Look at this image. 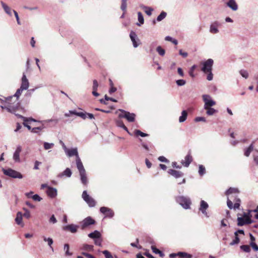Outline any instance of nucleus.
I'll use <instances>...</instances> for the list:
<instances>
[{
	"label": "nucleus",
	"instance_id": "nucleus-38",
	"mask_svg": "<svg viewBox=\"0 0 258 258\" xmlns=\"http://www.w3.org/2000/svg\"><path fill=\"white\" fill-rule=\"evenodd\" d=\"M43 128H44V125L42 124L40 126L32 128L31 129V132L40 135L39 131L42 130Z\"/></svg>",
	"mask_w": 258,
	"mask_h": 258
},
{
	"label": "nucleus",
	"instance_id": "nucleus-37",
	"mask_svg": "<svg viewBox=\"0 0 258 258\" xmlns=\"http://www.w3.org/2000/svg\"><path fill=\"white\" fill-rule=\"evenodd\" d=\"M239 192V190L236 188L230 187L228 190H226L225 194L228 196L232 194H237Z\"/></svg>",
	"mask_w": 258,
	"mask_h": 258
},
{
	"label": "nucleus",
	"instance_id": "nucleus-11",
	"mask_svg": "<svg viewBox=\"0 0 258 258\" xmlns=\"http://www.w3.org/2000/svg\"><path fill=\"white\" fill-rule=\"evenodd\" d=\"M95 221L91 217H88L82 222V229H84L89 225L95 224Z\"/></svg>",
	"mask_w": 258,
	"mask_h": 258
},
{
	"label": "nucleus",
	"instance_id": "nucleus-63",
	"mask_svg": "<svg viewBox=\"0 0 258 258\" xmlns=\"http://www.w3.org/2000/svg\"><path fill=\"white\" fill-rule=\"evenodd\" d=\"M227 205L228 207L230 209H232V208H233V203H232V202L231 200H230L228 198L227 199Z\"/></svg>",
	"mask_w": 258,
	"mask_h": 258
},
{
	"label": "nucleus",
	"instance_id": "nucleus-52",
	"mask_svg": "<svg viewBox=\"0 0 258 258\" xmlns=\"http://www.w3.org/2000/svg\"><path fill=\"white\" fill-rule=\"evenodd\" d=\"M176 83L178 86H184L186 84V81L184 80L180 79L176 81Z\"/></svg>",
	"mask_w": 258,
	"mask_h": 258
},
{
	"label": "nucleus",
	"instance_id": "nucleus-26",
	"mask_svg": "<svg viewBox=\"0 0 258 258\" xmlns=\"http://www.w3.org/2000/svg\"><path fill=\"white\" fill-rule=\"evenodd\" d=\"M77 167L79 171V173H83V172H85L86 170L84 167L83 163L81 160L80 158H78V159H76Z\"/></svg>",
	"mask_w": 258,
	"mask_h": 258
},
{
	"label": "nucleus",
	"instance_id": "nucleus-30",
	"mask_svg": "<svg viewBox=\"0 0 258 258\" xmlns=\"http://www.w3.org/2000/svg\"><path fill=\"white\" fill-rule=\"evenodd\" d=\"M254 142L253 141L249 146L246 148L244 151V155L246 157H248L253 149V144Z\"/></svg>",
	"mask_w": 258,
	"mask_h": 258
},
{
	"label": "nucleus",
	"instance_id": "nucleus-18",
	"mask_svg": "<svg viewBox=\"0 0 258 258\" xmlns=\"http://www.w3.org/2000/svg\"><path fill=\"white\" fill-rule=\"evenodd\" d=\"M168 173L173 176L175 178H178L179 177H181L183 176L184 174L183 172L180 171H177L174 169H169L168 170Z\"/></svg>",
	"mask_w": 258,
	"mask_h": 258
},
{
	"label": "nucleus",
	"instance_id": "nucleus-10",
	"mask_svg": "<svg viewBox=\"0 0 258 258\" xmlns=\"http://www.w3.org/2000/svg\"><path fill=\"white\" fill-rule=\"evenodd\" d=\"M178 256L179 258H191L192 255L185 252H178L177 253H172L169 255L170 258H175Z\"/></svg>",
	"mask_w": 258,
	"mask_h": 258
},
{
	"label": "nucleus",
	"instance_id": "nucleus-28",
	"mask_svg": "<svg viewBox=\"0 0 258 258\" xmlns=\"http://www.w3.org/2000/svg\"><path fill=\"white\" fill-rule=\"evenodd\" d=\"M88 236L93 239L101 238V234L98 230H95L94 232L88 234Z\"/></svg>",
	"mask_w": 258,
	"mask_h": 258
},
{
	"label": "nucleus",
	"instance_id": "nucleus-12",
	"mask_svg": "<svg viewBox=\"0 0 258 258\" xmlns=\"http://www.w3.org/2000/svg\"><path fill=\"white\" fill-rule=\"evenodd\" d=\"M71 115H76L78 116L81 117L83 119H86V114L84 113V112H77L76 110H69L68 112H66L64 113V116L66 117H69Z\"/></svg>",
	"mask_w": 258,
	"mask_h": 258
},
{
	"label": "nucleus",
	"instance_id": "nucleus-51",
	"mask_svg": "<svg viewBox=\"0 0 258 258\" xmlns=\"http://www.w3.org/2000/svg\"><path fill=\"white\" fill-rule=\"evenodd\" d=\"M165 40L166 41H171L173 44H174L175 45L177 44V43H178V41L177 40L173 39L171 37H170L169 36H167L165 37Z\"/></svg>",
	"mask_w": 258,
	"mask_h": 258
},
{
	"label": "nucleus",
	"instance_id": "nucleus-60",
	"mask_svg": "<svg viewBox=\"0 0 258 258\" xmlns=\"http://www.w3.org/2000/svg\"><path fill=\"white\" fill-rule=\"evenodd\" d=\"M207 74H208L207 79L208 81H211L213 80V75L212 74V71L207 72Z\"/></svg>",
	"mask_w": 258,
	"mask_h": 258
},
{
	"label": "nucleus",
	"instance_id": "nucleus-31",
	"mask_svg": "<svg viewBox=\"0 0 258 258\" xmlns=\"http://www.w3.org/2000/svg\"><path fill=\"white\" fill-rule=\"evenodd\" d=\"M141 8L145 10V12L148 16H151L152 15V13L153 11V9L151 7H149L147 6H145L144 5H142L140 6Z\"/></svg>",
	"mask_w": 258,
	"mask_h": 258
},
{
	"label": "nucleus",
	"instance_id": "nucleus-29",
	"mask_svg": "<svg viewBox=\"0 0 258 258\" xmlns=\"http://www.w3.org/2000/svg\"><path fill=\"white\" fill-rule=\"evenodd\" d=\"M116 124L117 126L122 128L125 130L130 135L132 136V134L129 132L127 128L124 124L123 121L121 120H117L116 121Z\"/></svg>",
	"mask_w": 258,
	"mask_h": 258
},
{
	"label": "nucleus",
	"instance_id": "nucleus-27",
	"mask_svg": "<svg viewBox=\"0 0 258 258\" xmlns=\"http://www.w3.org/2000/svg\"><path fill=\"white\" fill-rule=\"evenodd\" d=\"M1 3L2 4V6L3 8L4 9L5 13H7L10 16H12V11L11 8H10L8 5H7L3 1H1Z\"/></svg>",
	"mask_w": 258,
	"mask_h": 258
},
{
	"label": "nucleus",
	"instance_id": "nucleus-20",
	"mask_svg": "<svg viewBox=\"0 0 258 258\" xmlns=\"http://www.w3.org/2000/svg\"><path fill=\"white\" fill-rule=\"evenodd\" d=\"M66 153L69 157H72L73 156H75L76 157V159H78V158H80L78 155L77 148H73L71 149H68L66 152Z\"/></svg>",
	"mask_w": 258,
	"mask_h": 258
},
{
	"label": "nucleus",
	"instance_id": "nucleus-55",
	"mask_svg": "<svg viewBox=\"0 0 258 258\" xmlns=\"http://www.w3.org/2000/svg\"><path fill=\"white\" fill-rule=\"evenodd\" d=\"M102 253L104 254L106 258H113L111 253L108 250H104Z\"/></svg>",
	"mask_w": 258,
	"mask_h": 258
},
{
	"label": "nucleus",
	"instance_id": "nucleus-32",
	"mask_svg": "<svg viewBox=\"0 0 258 258\" xmlns=\"http://www.w3.org/2000/svg\"><path fill=\"white\" fill-rule=\"evenodd\" d=\"M80 175L81 177V180L82 183L83 184L86 185L88 183V180L86 176V171L83 172V173H80Z\"/></svg>",
	"mask_w": 258,
	"mask_h": 258
},
{
	"label": "nucleus",
	"instance_id": "nucleus-44",
	"mask_svg": "<svg viewBox=\"0 0 258 258\" xmlns=\"http://www.w3.org/2000/svg\"><path fill=\"white\" fill-rule=\"evenodd\" d=\"M199 173L200 176H203L206 173L205 167L203 165L199 166Z\"/></svg>",
	"mask_w": 258,
	"mask_h": 258
},
{
	"label": "nucleus",
	"instance_id": "nucleus-14",
	"mask_svg": "<svg viewBox=\"0 0 258 258\" xmlns=\"http://www.w3.org/2000/svg\"><path fill=\"white\" fill-rule=\"evenodd\" d=\"M208 203L204 200H201L199 210L207 217H209L206 210L208 208Z\"/></svg>",
	"mask_w": 258,
	"mask_h": 258
},
{
	"label": "nucleus",
	"instance_id": "nucleus-25",
	"mask_svg": "<svg viewBox=\"0 0 258 258\" xmlns=\"http://www.w3.org/2000/svg\"><path fill=\"white\" fill-rule=\"evenodd\" d=\"M72 172L71 170L69 168H67L62 172L59 173L57 177L62 178L63 176L67 177H70L72 176Z\"/></svg>",
	"mask_w": 258,
	"mask_h": 258
},
{
	"label": "nucleus",
	"instance_id": "nucleus-62",
	"mask_svg": "<svg viewBox=\"0 0 258 258\" xmlns=\"http://www.w3.org/2000/svg\"><path fill=\"white\" fill-rule=\"evenodd\" d=\"M49 221L50 223H52L53 224H55V223H56L57 222V220L55 218V217L54 215H52L50 217Z\"/></svg>",
	"mask_w": 258,
	"mask_h": 258
},
{
	"label": "nucleus",
	"instance_id": "nucleus-34",
	"mask_svg": "<svg viewBox=\"0 0 258 258\" xmlns=\"http://www.w3.org/2000/svg\"><path fill=\"white\" fill-rule=\"evenodd\" d=\"M187 116V112L186 110H183L181 112V115L179 118V122H183L186 120Z\"/></svg>",
	"mask_w": 258,
	"mask_h": 258
},
{
	"label": "nucleus",
	"instance_id": "nucleus-24",
	"mask_svg": "<svg viewBox=\"0 0 258 258\" xmlns=\"http://www.w3.org/2000/svg\"><path fill=\"white\" fill-rule=\"evenodd\" d=\"M226 5L233 11H235L238 9V5L236 3L235 0L228 1Z\"/></svg>",
	"mask_w": 258,
	"mask_h": 258
},
{
	"label": "nucleus",
	"instance_id": "nucleus-57",
	"mask_svg": "<svg viewBox=\"0 0 258 258\" xmlns=\"http://www.w3.org/2000/svg\"><path fill=\"white\" fill-rule=\"evenodd\" d=\"M94 243L96 245L101 246H102V239H101V238H99L94 239Z\"/></svg>",
	"mask_w": 258,
	"mask_h": 258
},
{
	"label": "nucleus",
	"instance_id": "nucleus-36",
	"mask_svg": "<svg viewBox=\"0 0 258 258\" xmlns=\"http://www.w3.org/2000/svg\"><path fill=\"white\" fill-rule=\"evenodd\" d=\"M205 109L207 110L206 114L208 115H213L215 113L218 112V110L215 109L213 108L212 107H207V108H204Z\"/></svg>",
	"mask_w": 258,
	"mask_h": 258
},
{
	"label": "nucleus",
	"instance_id": "nucleus-50",
	"mask_svg": "<svg viewBox=\"0 0 258 258\" xmlns=\"http://www.w3.org/2000/svg\"><path fill=\"white\" fill-rule=\"evenodd\" d=\"M240 74L242 76V77L245 79H247L248 77V73L246 70H241L239 72Z\"/></svg>",
	"mask_w": 258,
	"mask_h": 258
},
{
	"label": "nucleus",
	"instance_id": "nucleus-2",
	"mask_svg": "<svg viewBox=\"0 0 258 258\" xmlns=\"http://www.w3.org/2000/svg\"><path fill=\"white\" fill-rule=\"evenodd\" d=\"M7 105L3 106L1 105V107L3 109H6L8 112L11 113L16 114V112L19 109V103H11V101H8L6 99Z\"/></svg>",
	"mask_w": 258,
	"mask_h": 258
},
{
	"label": "nucleus",
	"instance_id": "nucleus-61",
	"mask_svg": "<svg viewBox=\"0 0 258 258\" xmlns=\"http://www.w3.org/2000/svg\"><path fill=\"white\" fill-rule=\"evenodd\" d=\"M195 120L196 122H199V121L206 122V118L204 117H202V116L201 117H197L196 118H195Z\"/></svg>",
	"mask_w": 258,
	"mask_h": 258
},
{
	"label": "nucleus",
	"instance_id": "nucleus-56",
	"mask_svg": "<svg viewBox=\"0 0 258 258\" xmlns=\"http://www.w3.org/2000/svg\"><path fill=\"white\" fill-rule=\"evenodd\" d=\"M32 199L35 201L40 202L42 200V198L37 194H35L32 196Z\"/></svg>",
	"mask_w": 258,
	"mask_h": 258
},
{
	"label": "nucleus",
	"instance_id": "nucleus-9",
	"mask_svg": "<svg viewBox=\"0 0 258 258\" xmlns=\"http://www.w3.org/2000/svg\"><path fill=\"white\" fill-rule=\"evenodd\" d=\"M100 212L105 215L104 218H112L114 215L113 211L106 207H101Z\"/></svg>",
	"mask_w": 258,
	"mask_h": 258
},
{
	"label": "nucleus",
	"instance_id": "nucleus-53",
	"mask_svg": "<svg viewBox=\"0 0 258 258\" xmlns=\"http://www.w3.org/2000/svg\"><path fill=\"white\" fill-rule=\"evenodd\" d=\"M240 242V239L239 237H235L234 239L230 243V245H234L237 244Z\"/></svg>",
	"mask_w": 258,
	"mask_h": 258
},
{
	"label": "nucleus",
	"instance_id": "nucleus-33",
	"mask_svg": "<svg viewBox=\"0 0 258 258\" xmlns=\"http://www.w3.org/2000/svg\"><path fill=\"white\" fill-rule=\"evenodd\" d=\"M22 216L23 214L22 212H18L17 213L16 218H15V221L17 224L21 225V224H22Z\"/></svg>",
	"mask_w": 258,
	"mask_h": 258
},
{
	"label": "nucleus",
	"instance_id": "nucleus-45",
	"mask_svg": "<svg viewBox=\"0 0 258 258\" xmlns=\"http://www.w3.org/2000/svg\"><path fill=\"white\" fill-rule=\"evenodd\" d=\"M151 248L154 253L159 254V255L161 257L164 256V253L161 251H160L159 249L157 248L155 246H152Z\"/></svg>",
	"mask_w": 258,
	"mask_h": 258
},
{
	"label": "nucleus",
	"instance_id": "nucleus-15",
	"mask_svg": "<svg viewBox=\"0 0 258 258\" xmlns=\"http://www.w3.org/2000/svg\"><path fill=\"white\" fill-rule=\"evenodd\" d=\"M130 37L133 42L134 47L135 48H137L139 45L138 42H140V40L138 38L137 35L135 32L132 31L130 34Z\"/></svg>",
	"mask_w": 258,
	"mask_h": 258
},
{
	"label": "nucleus",
	"instance_id": "nucleus-13",
	"mask_svg": "<svg viewBox=\"0 0 258 258\" xmlns=\"http://www.w3.org/2000/svg\"><path fill=\"white\" fill-rule=\"evenodd\" d=\"M252 222L251 219L249 218H244L243 217L237 218V225L239 226H242L245 224H251Z\"/></svg>",
	"mask_w": 258,
	"mask_h": 258
},
{
	"label": "nucleus",
	"instance_id": "nucleus-49",
	"mask_svg": "<svg viewBox=\"0 0 258 258\" xmlns=\"http://www.w3.org/2000/svg\"><path fill=\"white\" fill-rule=\"evenodd\" d=\"M156 50L159 53V55L161 56H163L165 54V50L162 48L161 46H158Z\"/></svg>",
	"mask_w": 258,
	"mask_h": 258
},
{
	"label": "nucleus",
	"instance_id": "nucleus-6",
	"mask_svg": "<svg viewBox=\"0 0 258 258\" xmlns=\"http://www.w3.org/2000/svg\"><path fill=\"white\" fill-rule=\"evenodd\" d=\"M82 197L90 207H94L95 206L96 204V201L87 194L86 190H84L83 192Z\"/></svg>",
	"mask_w": 258,
	"mask_h": 258
},
{
	"label": "nucleus",
	"instance_id": "nucleus-22",
	"mask_svg": "<svg viewBox=\"0 0 258 258\" xmlns=\"http://www.w3.org/2000/svg\"><path fill=\"white\" fill-rule=\"evenodd\" d=\"M21 151V147L20 146H18L13 155V159L15 162H20V153Z\"/></svg>",
	"mask_w": 258,
	"mask_h": 258
},
{
	"label": "nucleus",
	"instance_id": "nucleus-17",
	"mask_svg": "<svg viewBox=\"0 0 258 258\" xmlns=\"http://www.w3.org/2000/svg\"><path fill=\"white\" fill-rule=\"evenodd\" d=\"M79 228L78 225H76L73 224H71L67 225L63 227V230L65 231H69L73 233H75L77 231L78 228Z\"/></svg>",
	"mask_w": 258,
	"mask_h": 258
},
{
	"label": "nucleus",
	"instance_id": "nucleus-58",
	"mask_svg": "<svg viewBox=\"0 0 258 258\" xmlns=\"http://www.w3.org/2000/svg\"><path fill=\"white\" fill-rule=\"evenodd\" d=\"M47 244L49 246V248L52 250V251H53V248L52 246V245L53 243V240L51 238L49 237V240H48Z\"/></svg>",
	"mask_w": 258,
	"mask_h": 258
},
{
	"label": "nucleus",
	"instance_id": "nucleus-21",
	"mask_svg": "<svg viewBox=\"0 0 258 258\" xmlns=\"http://www.w3.org/2000/svg\"><path fill=\"white\" fill-rule=\"evenodd\" d=\"M29 86V83L28 80L27 79L26 75L24 74H23L22 78V83L20 87H21L25 90H26L28 89Z\"/></svg>",
	"mask_w": 258,
	"mask_h": 258
},
{
	"label": "nucleus",
	"instance_id": "nucleus-16",
	"mask_svg": "<svg viewBox=\"0 0 258 258\" xmlns=\"http://www.w3.org/2000/svg\"><path fill=\"white\" fill-rule=\"evenodd\" d=\"M220 24L218 21H215L212 23L210 27V32L212 34H217L219 32L218 27L220 26Z\"/></svg>",
	"mask_w": 258,
	"mask_h": 258
},
{
	"label": "nucleus",
	"instance_id": "nucleus-47",
	"mask_svg": "<svg viewBox=\"0 0 258 258\" xmlns=\"http://www.w3.org/2000/svg\"><path fill=\"white\" fill-rule=\"evenodd\" d=\"M135 134L136 136H140L142 137H148L149 136L148 134L142 132L140 130H136L135 131Z\"/></svg>",
	"mask_w": 258,
	"mask_h": 258
},
{
	"label": "nucleus",
	"instance_id": "nucleus-8",
	"mask_svg": "<svg viewBox=\"0 0 258 258\" xmlns=\"http://www.w3.org/2000/svg\"><path fill=\"white\" fill-rule=\"evenodd\" d=\"M23 90H25L23 89V88H22L21 87H20L17 90L16 92L15 93V94L14 95L9 96L8 98H7V100L8 101H11L12 99L14 98L15 101L14 103L18 102L19 103V108L20 107L21 103H20V101L19 100V98L20 96L21 95L22 92Z\"/></svg>",
	"mask_w": 258,
	"mask_h": 258
},
{
	"label": "nucleus",
	"instance_id": "nucleus-5",
	"mask_svg": "<svg viewBox=\"0 0 258 258\" xmlns=\"http://www.w3.org/2000/svg\"><path fill=\"white\" fill-rule=\"evenodd\" d=\"M214 60L211 58L208 59L206 61L202 62L203 66L201 70L204 73L210 72L212 71V67L213 66Z\"/></svg>",
	"mask_w": 258,
	"mask_h": 258
},
{
	"label": "nucleus",
	"instance_id": "nucleus-59",
	"mask_svg": "<svg viewBox=\"0 0 258 258\" xmlns=\"http://www.w3.org/2000/svg\"><path fill=\"white\" fill-rule=\"evenodd\" d=\"M249 245L254 251H256L258 250V245L255 242H250Z\"/></svg>",
	"mask_w": 258,
	"mask_h": 258
},
{
	"label": "nucleus",
	"instance_id": "nucleus-4",
	"mask_svg": "<svg viewBox=\"0 0 258 258\" xmlns=\"http://www.w3.org/2000/svg\"><path fill=\"white\" fill-rule=\"evenodd\" d=\"M119 110L121 112V113L118 115L119 118H125L128 122H131L135 121L136 116L135 114L130 113L123 109H119Z\"/></svg>",
	"mask_w": 258,
	"mask_h": 258
},
{
	"label": "nucleus",
	"instance_id": "nucleus-64",
	"mask_svg": "<svg viewBox=\"0 0 258 258\" xmlns=\"http://www.w3.org/2000/svg\"><path fill=\"white\" fill-rule=\"evenodd\" d=\"M98 87V83L96 80H93V90H97Z\"/></svg>",
	"mask_w": 258,
	"mask_h": 258
},
{
	"label": "nucleus",
	"instance_id": "nucleus-43",
	"mask_svg": "<svg viewBox=\"0 0 258 258\" xmlns=\"http://www.w3.org/2000/svg\"><path fill=\"white\" fill-rule=\"evenodd\" d=\"M126 7L127 0H121V5L120 6V9L124 13L126 12Z\"/></svg>",
	"mask_w": 258,
	"mask_h": 258
},
{
	"label": "nucleus",
	"instance_id": "nucleus-46",
	"mask_svg": "<svg viewBox=\"0 0 258 258\" xmlns=\"http://www.w3.org/2000/svg\"><path fill=\"white\" fill-rule=\"evenodd\" d=\"M240 248L245 252H249L251 250L250 246L248 245H242L240 246Z\"/></svg>",
	"mask_w": 258,
	"mask_h": 258
},
{
	"label": "nucleus",
	"instance_id": "nucleus-3",
	"mask_svg": "<svg viewBox=\"0 0 258 258\" xmlns=\"http://www.w3.org/2000/svg\"><path fill=\"white\" fill-rule=\"evenodd\" d=\"M2 171L5 175L13 178L21 179L23 177V175L20 172L10 168L8 169L3 168Z\"/></svg>",
	"mask_w": 258,
	"mask_h": 258
},
{
	"label": "nucleus",
	"instance_id": "nucleus-35",
	"mask_svg": "<svg viewBox=\"0 0 258 258\" xmlns=\"http://www.w3.org/2000/svg\"><path fill=\"white\" fill-rule=\"evenodd\" d=\"M16 116H17L19 118H22L24 121H33V122H37L38 121L35 119H34L32 117L26 118L21 115L18 114H15Z\"/></svg>",
	"mask_w": 258,
	"mask_h": 258
},
{
	"label": "nucleus",
	"instance_id": "nucleus-39",
	"mask_svg": "<svg viewBox=\"0 0 258 258\" xmlns=\"http://www.w3.org/2000/svg\"><path fill=\"white\" fill-rule=\"evenodd\" d=\"M234 201L235 202V204L233 205V208L234 209H239V208L240 207L241 201H240V199H239L237 197V196H234Z\"/></svg>",
	"mask_w": 258,
	"mask_h": 258
},
{
	"label": "nucleus",
	"instance_id": "nucleus-1",
	"mask_svg": "<svg viewBox=\"0 0 258 258\" xmlns=\"http://www.w3.org/2000/svg\"><path fill=\"white\" fill-rule=\"evenodd\" d=\"M176 201L177 203L180 205L184 209H190V205L191 204L190 199L186 197L178 196L176 198Z\"/></svg>",
	"mask_w": 258,
	"mask_h": 258
},
{
	"label": "nucleus",
	"instance_id": "nucleus-41",
	"mask_svg": "<svg viewBox=\"0 0 258 258\" xmlns=\"http://www.w3.org/2000/svg\"><path fill=\"white\" fill-rule=\"evenodd\" d=\"M138 18L140 24L137 23V25L140 26L141 25L143 24L144 22V17L142 13L140 12L138 13Z\"/></svg>",
	"mask_w": 258,
	"mask_h": 258
},
{
	"label": "nucleus",
	"instance_id": "nucleus-40",
	"mask_svg": "<svg viewBox=\"0 0 258 258\" xmlns=\"http://www.w3.org/2000/svg\"><path fill=\"white\" fill-rule=\"evenodd\" d=\"M93 245L88 244H84L82 246V249L84 250L92 251L93 250Z\"/></svg>",
	"mask_w": 258,
	"mask_h": 258
},
{
	"label": "nucleus",
	"instance_id": "nucleus-19",
	"mask_svg": "<svg viewBox=\"0 0 258 258\" xmlns=\"http://www.w3.org/2000/svg\"><path fill=\"white\" fill-rule=\"evenodd\" d=\"M192 161V156L190 155V154L189 153L185 157L184 160H182L181 163V164L186 167L189 166V164Z\"/></svg>",
	"mask_w": 258,
	"mask_h": 258
},
{
	"label": "nucleus",
	"instance_id": "nucleus-42",
	"mask_svg": "<svg viewBox=\"0 0 258 258\" xmlns=\"http://www.w3.org/2000/svg\"><path fill=\"white\" fill-rule=\"evenodd\" d=\"M167 16V13L164 12V11H162L160 14L157 17V21L158 22H160V21H161L162 20H163L164 18H165V17H166Z\"/></svg>",
	"mask_w": 258,
	"mask_h": 258
},
{
	"label": "nucleus",
	"instance_id": "nucleus-54",
	"mask_svg": "<svg viewBox=\"0 0 258 258\" xmlns=\"http://www.w3.org/2000/svg\"><path fill=\"white\" fill-rule=\"evenodd\" d=\"M64 250H65L66 254L67 255H71L72 253L69 252V245L67 243L64 245Z\"/></svg>",
	"mask_w": 258,
	"mask_h": 258
},
{
	"label": "nucleus",
	"instance_id": "nucleus-23",
	"mask_svg": "<svg viewBox=\"0 0 258 258\" xmlns=\"http://www.w3.org/2000/svg\"><path fill=\"white\" fill-rule=\"evenodd\" d=\"M46 193L49 197L53 198L57 195V190L55 188L52 187H48Z\"/></svg>",
	"mask_w": 258,
	"mask_h": 258
},
{
	"label": "nucleus",
	"instance_id": "nucleus-48",
	"mask_svg": "<svg viewBox=\"0 0 258 258\" xmlns=\"http://www.w3.org/2000/svg\"><path fill=\"white\" fill-rule=\"evenodd\" d=\"M43 145L45 150L50 149L52 148L54 145L53 143H49L47 142H44Z\"/></svg>",
	"mask_w": 258,
	"mask_h": 258
},
{
	"label": "nucleus",
	"instance_id": "nucleus-7",
	"mask_svg": "<svg viewBox=\"0 0 258 258\" xmlns=\"http://www.w3.org/2000/svg\"><path fill=\"white\" fill-rule=\"evenodd\" d=\"M204 102V108L211 107L216 104V102L213 100L209 95L204 94L202 96Z\"/></svg>",
	"mask_w": 258,
	"mask_h": 258
}]
</instances>
